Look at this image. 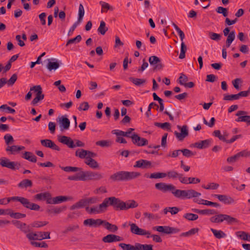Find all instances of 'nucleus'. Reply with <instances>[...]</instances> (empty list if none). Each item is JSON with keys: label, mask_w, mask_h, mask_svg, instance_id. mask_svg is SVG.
<instances>
[{"label": "nucleus", "mask_w": 250, "mask_h": 250, "mask_svg": "<svg viewBox=\"0 0 250 250\" xmlns=\"http://www.w3.org/2000/svg\"><path fill=\"white\" fill-rule=\"evenodd\" d=\"M123 240V238L121 236L113 234H108L102 238V241L104 243L119 242L122 241Z\"/></svg>", "instance_id": "dca6fc26"}, {"label": "nucleus", "mask_w": 250, "mask_h": 250, "mask_svg": "<svg viewBox=\"0 0 250 250\" xmlns=\"http://www.w3.org/2000/svg\"><path fill=\"white\" fill-rule=\"evenodd\" d=\"M141 173L135 171H120L110 176L112 181H127L139 177Z\"/></svg>", "instance_id": "7ed1b4c3"}, {"label": "nucleus", "mask_w": 250, "mask_h": 250, "mask_svg": "<svg viewBox=\"0 0 250 250\" xmlns=\"http://www.w3.org/2000/svg\"><path fill=\"white\" fill-rule=\"evenodd\" d=\"M97 146H100L101 147H108L111 146V143L108 140H101L96 142Z\"/></svg>", "instance_id": "13d9d810"}, {"label": "nucleus", "mask_w": 250, "mask_h": 250, "mask_svg": "<svg viewBox=\"0 0 250 250\" xmlns=\"http://www.w3.org/2000/svg\"><path fill=\"white\" fill-rule=\"evenodd\" d=\"M59 66L60 64L58 62H51L49 61L46 65L47 68L50 71L56 70Z\"/></svg>", "instance_id": "c03bdc74"}, {"label": "nucleus", "mask_w": 250, "mask_h": 250, "mask_svg": "<svg viewBox=\"0 0 250 250\" xmlns=\"http://www.w3.org/2000/svg\"><path fill=\"white\" fill-rule=\"evenodd\" d=\"M237 237H240L241 239L250 242V235L246 232L243 231H239L236 232Z\"/></svg>", "instance_id": "c9c22d12"}, {"label": "nucleus", "mask_w": 250, "mask_h": 250, "mask_svg": "<svg viewBox=\"0 0 250 250\" xmlns=\"http://www.w3.org/2000/svg\"><path fill=\"white\" fill-rule=\"evenodd\" d=\"M12 223L18 229H20L21 231L25 233H28L30 232L29 226L26 225L24 223L21 222L20 221L13 220Z\"/></svg>", "instance_id": "4468645a"}, {"label": "nucleus", "mask_w": 250, "mask_h": 250, "mask_svg": "<svg viewBox=\"0 0 250 250\" xmlns=\"http://www.w3.org/2000/svg\"><path fill=\"white\" fill-rule=\"evenodd\" d=\"M82 40V37L80 35L77 36L75 38L68 40L66 43L65 46H68L72 44H76L79 43Z\"/></svg>", "instance_id": "a19ab883"}, {"label": "nucleus", "mask_w": 250, "mask_h": 250, "mask_svg": "<svg viewBox=\"0 0 250 250\" xmlns=\"http://www.w3.org/2000/svg\"><path fill=\"white\" fill-rule=\"evenodd\" d=\"M3 138L6 145L8 146H10V145L12 144L14 142L13 136L10 134H6L5 135Z\"/></svg>", "instance_id": "864d4df0"}, {"label": "nucleus", "mask_w": 250, "mask_h": 250, "mask_svg": "<svg viewBox=\"0 0 250 250\" xmlns=\"http://www.w3.org/2000/svg\"><path fill=\"white\" fill-rule=\"evenodd\" d=\"M107 30L108 28L106 26L105 22L103 21H101L100 26L98 28V32L101 35H104Z\"/></svg>", "instance_id": "58836bf2"}, {"label": "nucleus", "mask_w": 250, "mask_h": 250, "mask_svg": "<svg viewBox=\"0 0 250 250\" xmlns=\"http://www.w3.org/2000/svg\"><path fill=\"white\" fill-rule=\"evenodd\" d=\"M146 176L151 179L163 178L166 177V173L163 172H155L151 173L150 175L146 176Z\"/></svg>", "instance_id": "ea45409f"}, {"label": "nucleus", "mask_w": 250, "mask_h": 250, "mask_svg": "<svg viewBox=\"0 0 250 250\" xmlns=\"http://www.w3.org/2000/svg\"><path fill=\"white\" fill-rule=\"evenodd\" d=\"M104 200L106 209L109 206H111L115 210H127L130 208H136L138 206L137 203L133 200L125 202L113 196L105 198Z\"/></svg>", "instance_id": "f257e3e1"}, {"label": "nucleus", "mask_w": 250, "mask_h": 250, "mask_svg": "<svg viewBox=\"0 0 250 250\" xmlns=\"http://www.w3.org/2000/svg\"><path fill=\"white\" fill-rule=\"evenodd\" d=\"M219 186V185L218 184L211 183L207 185L206 186L203 185L202 188L206 189H216L218 188Z\"/></svg>", "instance_id": "e2e57ef3"}, {"label": "nucleus", "mask_w": 250, "mask_h": 250, "mask_svg": "<svg viewBox=\"0 0 250 250\" xmlns=\"http://www.w3.org/2000/svg\"><path fill=\"white\" fill-rule=\"evenodd\" d=\"M24 148L25 147L23 146L13 145L12 146H7L5 150L7 152L10 151V153L12 154H15Z\"/></svg>", "instance_id": "bb28decb"}, {"label": "nucleus", "mask_w": 250, "mask_h": 250, "mask_svg": "<svg viewBox=\"0 0 250 250\" xmlns=\"http://www.w3.org/2000/svg\"><path fill=\"white\" fill-rule=\"evenodd\" d=\"M214 236L217 239H221L227 236L226 234L221 230H217L214 229H210Z\"/></svg>", "instance_id": "f704fd0d"}, {"label": "nucleus", "mask_w": 250, "mask_h": 250, "mask_svg": "<svg viewBox=\"0 0 250 250\" xmlns=\"http://www.w3.org/2000/svg\"><path fill=\"white\" fill-rule=\"evenodd\" d=\"M11 199L13 201L19 202L23 207L31 210L38 211L41 208L39 205L32 203L28 199L23 197L13 196L11 197Z\"/></svg>", "instance_id": "20e7f679"}, {"label": "nucleus", "mask_w": 250, "mask_h": 250, "mask_svg": "<svg viewBox=\"0 0 250 250\" xmlns=\"http://www.w3.org/2000/svg\"><path fill=\"white\" fill-rule=\"evenodd\" d=\"M129 225L130 227L131 233L138 235H143L145 234L144 232H146V230L139 228L136 224L129 222Z\"/></svg>", "instance_id": "5701e85b"}, {"label": "nucleus", "mask_w": 250, "mask_h": 250, "mask_svg": "<svg viewBox=\"0 0 250 250\" xmlns=\"http://www.w3.org/2000/svg\"><path fill=\"white\" fill-rule=\"evenodd\" d=\"M102 225L107 229L111 232H115L118 230V227L116 225L111 224L108 222L103 220V223Z\"/></svg>", "instance_id": "2f4dec72"}, {"label": "nucleus", "mask_w": 250, "mask_h": 250, "mask_svg": "<svg viewBox=\"0 0 250 250\" xmlns=\"http://www.w3.org/2000/svg\"><path fill=\"white\" fill-rule=\"evenodd\" d=\"M30 244L33 246H34L35 247H39V248H46L48 247V245L44 242H42L41 243L40 242H37L31 241L30 242Z\"/></svg>", "instance_id": "052dcab7"}, {"label": "nucleus", "mask_w": 250, "mask_h": 250, "mask_svg": "<svg viewBox=\"0 0 250 250\" xmlns=\"http://www.w3.org/2000/svg\"><path fill=\"white\" fill-rule=\"evenodd\" d=\"M181 151L183 155L187 158L191 157L195 154V153L187 148L181 149Z\"/></svg>", "instance_id": "680f3d73"}, {"label": "nucleus", "mask_w": 250, "mask_h": 250, "mask_svg": "<svg viewBox=\"0 0 250 250\" xmlns=\"http://www.w3.org/2000/svg\"><path fill=\"white\" fill-rule=\"evenodd\" d=\"M60 168L64 170L65 172H79L82 171V168L81 167H71V166H67V167H61L60 166Z\"/></svg>", "instance_id": "473e14b6"}, {"label": "nucleus", "mask_w": 250, "mask_h": 250, "mask_svg": "<svg viewBox=\"0 0 250 250\" xmlns=\"http://www.w3.org/2000/svg\"><path fill=\"white\" fill-rule=\"evenodd\" d=\"M34 199L38 201L46 200V203L48 204V201L51 200V195L48 192H42L35 195Z\"/></svg>", "instance_id": "6ab92c4d"}, {"label": "nucleus", "mask_w": 250, "mask_h": 250, "mask_svg": "<svg viewBox=\"0 0 250 250\" xmlns=\"http://www.w3.org/2000/svg\"><path fill=\"white\" fill-rule=\"evenodd\" d=\"M34 90L37 93L35 98L32 101V104L35 105L39 101L43 99L44 95L42 93V88L41 85H35L30 88V91Z\"/></svg>", "instance_id": "6e6552de"}, {"label": "nucleus", "mask_w": 250, "mask_h": 250, "mask_svg": "<svg viewBox=\"0 0 250 250\" xmlns=\"http://www.w3.org/2000/svg\"><path fill=\"white\" fill-rule=\"evenodd\" d=\"M75 155L81 159H86L87 156V150L83 149H78L75 152Z\"/></svg>", "instance_id": "3c124183"}, {"label": "nucleus", "mask_w": 250, "mask_h": 250, "mask_svg": "<svg viewBox=\"0 0 250 250\" xmlns=\"http://www.w3.org/2000/svg\"><path fill=\"white\" fill-rule=\"evenodd\" d=\"M179 231V229H178L170 227L169 226H165V229L164 230V233L166 234H172V233H176Z\"/></svg>", "instance_id": "37998d69"}, {"label": "nucleus", "mask_w": 250, "mask_h": 250, "mask_svg": "<svg viewBox=\"0 0 250 250\" xmlns=\"http://www.w3.org/2000/svg\"><path fill=\"white\" fill-rule=\"evenodd\" d=\"M172 193L177 198H181L183 199H185V190L176 189V188L174 186V189H173Z\"/></svg>", "instance_id": "7c9ffc66"}, {"label": "nucleus", "mask_w": 250, "mask_h": 250, "mask_svg": "<svg viewBox=\"0 0 250 250\" xmlns=\"http://www.w3.org/2000/svg\"><path fill=\"white\" fill-rule=\"evenodd\" d=\"M224 221H226L229 224H231L233 223H237L238 220L236 218L231 217L230 215L224 214Z\"/></svg>", "instance_id": "4d7b16f0"}, {"label": "nucleus", "mask_w": 250, "mask_h": 250, "mask_svg": "<svg viewBox=\"0 0 250 250\" xmlns=\"http://www.w3.org/2000/svg\"><path fill=\"white\" fill-rule=\"evenodd\" d=\"M186 51L187 46L185 43L182 42L181 43V52L179 56V59H183L185 58V53Z\"/></svg>", "instance_id": "bf43d9fd"}, {"label": "nucleus", "mask_w": 250, "mask_h": 250, "mask_svg": "<svg viewBox=\"0 0 250 250\" xmlns=\"http://www.w3.org/2000/svg\"><path fill=\"white\" fill-rule=\"evenodd\" d=\"M0 165L2 167H5L12 170L16 169H18L20 166L19 163L15 162H11L5 157H1L0 158Z\"/></svg>", "instance_id": "423d86ee"}, {"label": "nucleus", "mask_w": 250, "mask_h": 250, "mask_svg": "<svg viewBox=\"0 0 250 250\" xmlns=\"http://www.w3.org/2000/svg\"><path fill=\"white\" fill-rule=\"evenodd\" d=\"M247 112L245 111L240 110L236 114V116L239 117L235 120L237 122H244L247 123L248 125H250V116L246 115Z\"/></svg>", "instance_id": "f8f14e48"}, {"label": "nucleus", "mask_w": 250, "mask_h": 250, "mask_svg": "<svg viewBox=\"0 0 250 250\" xmlns=\"http://www.w3.org/2000/svg\"><path fill=\"white\" fill-rule=\"evenodd\" d=\"M58 122L61 130H67L69 128L70 122L69 120L65 116H62L59 118Z\"/></svg>", "instance_id": "412c9836"}, {"label": "nucleus", "mask_w": 250, "mask_h": 250, "mask_svg": "<svg viewBox=\"0 0 250 250\" xmlns=\"http://www.w3.org/2000/svg\"><path fill=\"white\" fill-rule=\"evenodd\" d=\"M103 220L101 219H94L89 218L83 221V224L84 226L89 227L97 228L102 225Z\"/></svg>", "instance_id": "9d476101"}, {"label": "nucleus", "mask_w": 250, "mask_h": 250, "mask_svg": "<svg viewBox=\"0 0 250 250\" xmlns=\"http://www.w3.org/2000/svg\"><path fill=\"white\" fill-rule=\"evenodd\" d=\"M185 199H190L193 197H198L201 195V193L193 189L185 190Z\"/></svg>", "instance_id": "cd10ccee"}, {"label": "nucleus", "mask_w": 250, "mask_h": 250, "mask_svg": "<svg viewBox=\"0 0 250 250\" xmlns=\"http://www.w3.org/2000/svg\"><path fill=\"white\" fill-rule=\"evenodd\" d=\"M103 178V175L99 172L91 171H83L82 170L76 174L68 177V179L71 181L99 180Z\"/></svg>", "instance_id": "f03ea898"}, {"label": "nucleus", "mask_w": 250, "mask_h": 250, "mask_svg": "<svg viewBox=\"0 0 250 250\" xmlns=\"http://www.w3.org/2000/svg\"><path fill=\"white\" fill-rule=\"evenodd\" d=\"M48 223V222H46V221L42 222V221H34V222H33L31 224V226L32 227H34V228H40V227H42L45 226Z\"/></svg>", "instance_id": "0e129e2a"}, {"label": "nucleus", "mask_w": 250, "mask_h": 250, "mask_svg": "<svg viewBox=\"0 0 250 250\" xmlns=\"http://www.w3.org/2000/svg\"><path fill=\"white\" fill-rule=\"evenodd\" d=\"M183 217L189 221H194L198 219V216L196 214L187 213L184 215Z\"/></svg>", "instance_id": "5fc2aeb1"}, {"label": "nucleus", "mask_w": 250, "mask_h": 250, "mask_svg": "<svg viewBox=\"0 0 250 250\" xmlns=\"http://www.w3.org/2000/svg\"><path fill=\"white\" fill-rule=\"evenodd\" d=\"M154 125L156 126L160 127L163 129H166L167 130H170L171 128L170 124L168 122H165L164 123L155 122L154 123Z\"/></svg>", "instance_id": "a18cd8bd"}, {"label": "nucleus", "mask_w": 250, "mask_h": 250, "mask_svg": "<svg viewBox=\"0 0 250 250\" xmlns=\"http://www.w3.org/2000/svg\"><path fill=\"white\" fill-rule=\"evenodd\" d=\"M177 127L178 128L181 129V132L179 133L177 131H175L174 132V134L176 136V137L179 139V140L182 141L188 135V126L186 125H184L182 127H181L179 125H178Z\"/></svg>", "instance_id": "2eb2a0df"}, {"label": "nucleus", "mask_w": 250, "mask_h": 250, "mask_svg": "<svg viewBox=\"0 0 250 250\" xmlns=\"http://www.w3.org/2000/svg\"><path fill=\"white\" fill-rule=\"evenodd\" d=\"M238 99V96L236 94L225 95L223 98V100L225 101H233Z\"/></svg>", "instance_id": "338daca9"}, {"label": "nucleus", "mask_w": 250, "mask_h": 250, "mask_svg": "<svg viewBox=\"0 0 250 250\" xmlns=\"http://www.w3.org/2000/svg\"><path fill=\"white\" fill-rule=\"evenodd\" d=\"M84 14V10L82 4H80L79 7L78 18L77 21L82 22Z\"/></svg>", "instance_id": "603ef678"}, {"label": "nucleus", "mask_w": 250, "mask_h": 250, "mask_svg": "<svg viewBox=\"0 0 250 250\" xmlns=\"http://www.w3.org/2000/svg\"><path fill=\"white\" fill-rule=\"evenodd\" d=\"M85 206L96 204L98 202V198L97 197H92L86 199H83Z\"/></svg>", "instance_id": "6e6d98bb"}, {"label": "nucleus", "mask_w": 250, "mask_h": 250, "mask_svg": "<svg viewBox=\"0 0 250 250\" xmlns=\"http://www.w3.org/2000/svg\"><path fill=\"white\" fill-rule=\"evenodd\" d=\"M155 188L163 192L167 191L172 192L173 189H174V186L172 184H167L165 183H156L155 185Z\"/></svg>", "instance_id": "9b49d317"}, {"label": "nucleus", "mask_w": 250, "mask_h": 250, "mask_svg": "<svg viewBox=\"0 0 250 250\" xmlns=\"http://www.w3.org/2000/svg\"><path fill=\"white\" fill-rule=\"evenodd\" d=\"M84 206H85V205L83 199L80 200L79 202H77L76 204L71 206L70 209L71 210H74L75 209L82 208Z\"/></svg>", "instance_id": "8fccbe9b"}, {"label": "nucleus", "mask_w": 250, "mask_h": 250, "mask_svg": "<svg viewBox=\"0 0 250 250\" xmlns=\"http://www.w3.org/2000/svg\"><path fill=\"white\" fill-rule=\"evenodd\" d=\"M119 246L123 250H136V243L134 245H132L129 244L120 243Z\"/></svg>", "instance_id": "4c0bfd02"}, {"label": "nucleus", "mask_w": 250, "mask_h": 250, "mask_svg": "<svg viewBox=\"0 0 250 250\" xmlns=\"http://www.w3.org/2000/svg\"><path fill=\"white\" fill-rule=\"evenodd\" d=\"M211 139H207L196 142L194 144V146L199 149H204L208 147L212 144Z\"/></svg>", "instance_id": "b1692460"}, {"label": "nucleus", "mask_w": 250, "mask_h": 250, "mask_svg": "<svg viewBox=\"0 0 250 250\" xmlns=\"http://www.w3.org/2000/svg\"><path fill=\"white\" fill-rule=\"evenodd\" d=\"M72 197L65 196H58L54 198L51 197V200L48 201V204H57L63 202L71 200Z\"/></svg>", "instance_id": "f3484780"}, {"label": "nucleus", "mask_w": 250, "mask_h": 250, "mask_svg": "<svg viewBox=\"0 0 250 250\" xmlns=\"http://www.w3.org/2000/svg\"><path fill=\"white\" fill-rule=\"evenodd\" d=\"M213 196L216 197L220 201L225 204H231L234 203V200L233 198L226 195L214 194Z\"/></svg>", "instance_id": "4be33fe9"}, {"label": "nucleus", "mask_w": 250, "mask_h": 250, "mask_svg": "<svg viewBox=\"0 0 250 250\" xmlns=\"http://www.w3.org/2000/svg\"><path fill=\"white\" fill-rule=\"evenodd\" d=\"M79 228L78 225H70L65 228V229L62 231L63 234H67L69 232H73L76 229Z\"/></svg>", "instance_id": "de8ad7c7"}, {"label": "nucleus", "mask_w": 250, "mask_h": 250, "mask_svg": "<svg viewBox=\"0 0 250 250\" xmlns=\"http://www.w3.org/2000/svg\"><path fill=\"white\" fill-rule=\"evenodd\" d=\"M7 214L9 215L12 218L15 219H20L24 218L26 216L25 214L21 213L20 212H13L11 209H7Z\"/></svg>", "instance_id": "c756f323"}, {"label": "nucleus", "mask_w": 250, "mask_h": 250, "mask_svg": "<svg viewBox=\"0 0 250 250\" xmlns=\"http://www.w3.org/2000/svg\"><path fill=\"white\" fill-rule=\"evenodd\" d=\"M58 141L69 148H74V143L73 140L69 137L61 136L58 138Z\"/></svg>", "instance_id": "aec40b11"}, {"label": "nucleus", "mask_w": 250, "mask_h": 250, "mask_svg": "<svg viewBox=\"0 0 250 250\" xmlns=\"http://www.w3.org/2000/svg\"><path fill=\"white\" fill-rule=\"evenodd\" d=\"M33 186V183L31 180L29 179H24L21 181L18 185L19 188H31Z\"/></svg>", "instance_id": "c85d7f7f"}, {"label": "nucleus", "mask_w": 250, "mask_h": 250, "mask_svg": "<svg viewBox=\"0 0 250 250\" xmlns=\"http://www.w3.org/2000/svg\"><path fill=\"white\" fill-rule=\"evenodd\" d=\"M166 173V176L169 179H178L180 173L177 172L175 170H170L167 172Z\"/></svg>", "instance_id": "09e8293b"}, {"label": "nucleus", "mask_w": 250, "mask_h": 250, "mask_svg": "<svg viewBox=\"0 0 250 250\" xmlns=\"http://www.w3.org/2000/svg\"><path fill=\"white\" fill-rule=\"evenodd\" d=\"M216 11L219 14H222L224 17L228 16V11L226 8L219 6L216 9Z\"/></svg>", "instance_id": "774afa93"}, {"label": "nucleus", "mask_w": 250, "mask_h": 250, "mask_svg": "<svg viewBox=\"0 0 250 250\" xmlns=\"http://www.w3.org/2000/svg\"><path fill=\"white\" fill-rule=\"evenodd\" d=\"M213 135L215 137H218L219 139V140L225 142H226L227 139H226L225 136H223V135L221 134V132L219 130H214L213 132Z\"/></svg>", "instance_id": "69168bd1"}, {"label": "nucleus", "mask_w": 250, "mask_h": 250, "mask_svg": "<svg viewBox=\"0 0 250 250\" xmlns=\"http://www.w3.org/2000/svg\"><path fill=\"white\" fill-rule=\"evenodd\" d=\"M134 167L141 168L143 169L149 168L152 167V164L150 161L141 159L136 162Z\"/></svg>", "instance_id": "a211bd4d"}, {"label": "nucleus", "mask_w": 250, "mask_h": 250, "mask_svg": "<svg viewBox=\"0 0 250 250\" xmlns=\"http://www.w3.org/2000/svg\"><path fill=\"white\" fill-rule=\"evenodd\" d=\"M41 145L46 147L50 148L53 150L60 151L61 148L56 145L53 141L50 139H44L41 140Z\"/></svg>", "instance_id": "ddd939ff"}, {"label": "nucleus", "mask_w": 250, "mask_h": 250, "mask_svg": "<svg viewBox=\"0 0 250 250\" xmlns=\"http://www.w3.org/2000/svg\"><path fill=\"white\" fill-rule=\"evenodd\" d=\"M149 62L153 66V70L158 71L162 70L164 67L160 59L156 56H152L149 58Z\"/></svg>", "instance_id": "1a4fd4ad"}, {"label": "nucleus", "mask_w": 250, "mask_h": 250, "mask_svg": "<svg viewBox=\"0 0 250 250\" xmlns=\"http://www.w3.org/2000/svg\"><path fill=\"white\" fill-rule=\"evenodd\" d=\"M235 38V31H231L228 35V36H227V38L226 42V47L227 48H229L230 46L231 43L234 40Z\"/></svg>", "instance_id": "72a5a7b5"}, {"label": "nucleus", "mask_w": 250, "mask_h": 250, "mask_svg": "<svg viewBox=\"0 0 250 250\" xmlns=\"http://www.w3.org/2000/svg\"><path fill=\"white\" fill-rule=\"evenodd\" d=\"M86 211L89 214H99L105 212L106 210V204L104 200L102 203L98 206H94L91 208L86 207Z\"/></svg>", "instance_id": "0eeeda50"}, {"label": "nucleus", "mask_w": 250, "mask_h": 250, "mask_svg": "<svg viewBox=\"0 0 250 250\" xmlns=\"http://www.w3.org/2000/svg\"><path fill=\"white\" fill-rule=\"evenodd\" d=\"M84 162L87 165L89 166L92 168H97L99 167L98 163L93 158H90V159L85 160Z\"/></svg>", "instance_id": "79ce46f5"}, {"label": "nucleus", "mask_w": 250, "mask_h": 250, "mask_svg": "<svg viewBox=\"0 0 250 250\" xmlns=\"http://www.w3.org/2000/svg\"><path fill=\"white\" fill-rule=\"evenodd\" d=\"M136 250H153V246L150 244H141L136 243Z\"/></svg>", "instance_id": "e433bc0d"}, {"label": "nucleus", "mask_w": 250, "mask_h": 250, "mask_svg": "<svg viewBox=\"0 0 250 250\" xmlns=\"http://www.w3.org/2000/svg\"><path fill=\"white\" fill-rule=\"evenodd\" d=\"M134 128H130L128 130L125 132L122 130L116 129L112 131L113 134H116L117 136H123L126 137L130 138L132 134V131L134 130Z\"/></svg>", "instance_id": "393cba45"}, {"label": "nucleus", "mask_w": 250, "mask_h": 250, "mask_svg": "<svg viewBox=\"0 0 250 250\" xmlns=\"http://www.w3.org/2000/svg\"><path fill=\"white\" fill-rule=\"evenodd\" d=\"M129 80L134 84L137 86H140L142 84H144L146 82V80L144 79H138L130 77L129 78Z\"/></svg>", "instance_id": "49530a36"}, {"label": "nucleus", "mask_w": 250, "mask_h": 250, "mask_svg": "<svg viewBox=\"0 0 250 250\" xmlns=\"http://www.w3.org/2000/svg\"><path fill=\"white\" fill-rule=\"evenodd\" d=\"M192 211L195 213L201 215H209L217 213L216 211L214 209H199L197 208H192Z\"/></svg>", "instance_id": "a878e982"}, {"label": "nucleus", "mask_w": 250, "mask_h": 250, "mask_svg": "<svg viewBox=\"0 0 250 250\" xmlns=\"http://www.w3.org/2000/svg\"><path fill=\"white\" fill-rule=\"evenodd\" d=\"M26 237L30 241L32 240H42L45 239H50V232H39L38 233L30 232L27 233L26 235Z\"/></svg>", "instance_id": "39448f33"}]
</instances>
